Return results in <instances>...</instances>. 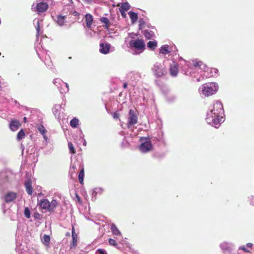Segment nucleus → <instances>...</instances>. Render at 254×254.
<instances>
[{"instance_id":"obj_39","label":"nucleus","mask_w":254,"mask_h":254,"mask_svg":"<svg viewBox=\"0 0 254 254\" xmlns=\"http://www.w3.org/2000/svg\"><path fill=\"white\" fill-rule=\"evenodd\" d=\"M130 6L127 2H123L121 4V9L127 11L130 9Z\"/></svg>"},{"instance_id":"obj_58","label":"nucleus","mask_w":254,"mask_h":254,"mask_svg":"<svg viewBox=\"0 0 254 254\" xmlns=\"http://www.w3.org/2000/svg\"><path fill=\"white\" fill-rule=\"evenodd\" d=\"M113 117L115 119L119 118V115L118 114L114 113Z\"/></svg>"},{"instance_id":"obj_51","label":"nucleus","mask_w":254,"mask_h":254,"mask_svg":"<svg viewBox=\"0 0 254 254\" xmlns=\"http://www.w3.org/2000/svg\"><path fill=\"white\" fill-rule=\"evenodd\" d=\"M76 163L78 164L77 162L72 163L70 165V169L75 170L76 169Z\"/></svg>"},{"instance_id":"obj_63","label":"nucleus","mask_w":254,"mask_h":254,"mask_svg":"<svg viewBox=\"0 0 254 254\" xmlns=\"http://www.w3.org/2000/svg\"><path fill=\"white\" fill-rule=\"evenodd\" d=\"M155 138H156V137H152V139H153V140H154Z\"/></svg>"},{"instance_id":"obj_38","label":"nucleus","mask_w":254,"mask_h":254,"mask_svg":"<svg viewBox=\"0 0 254 254\" xmlns=\"http://www.w3.org/2000/svg\"><path fill=\"white\" fill-rule=\"evenodd\" d=\"M37 128L42 134H45L47 132V130L45 129V127L42 125H37Z\"/></svg>"},{"instance_id":"obj_31","label":"nucleus","mask_w":254,"mask_h":254,"mask_svg":"<svg viewBox=\"0 0 254 254\" xmlns=\"http://www.w3.org/2000/svg\"><path fill=\"white\" fill-rule=\"evenodd\" d=\"M53 83L57 86L59 89L63 86V85H64V82L60 78H56L53 80Z\"/></svg>"},{"instance_id":"obj_27","label":"nucleus","mask_w":254,"mask_h":254,"mask_svg":"<svg viewBox=\"0 0 254 254\" xmlns=\"http://www.w3.org/2000/svg\"><path fill=\"white\" fill-rule=\"evenodd\" d=\"M33 23L35 25V27L36 28V36H37V38H38V37L39 36V34H40V20L38 18H35L34 20H33Z\"/></svg>"},{"instance_id":"obj_3","label":"nucleus","mask_w":254,"mask_h":254,"mask_svg":"<svg viewBox=\"0 0 254 254\" xmlns=\"http://www.w3.org/2000/svg\"><path fill=\"white\" fill-rule=\"evenodd\" d=\"M218 85L215 82L206 83L202 85L199 88L200 94L209 96L215 94L218 89Z\"/></svg>"},{"instance_id":"obj_11","label":"nucleus","mask_w":254,"mask_h":254,"mask_svg":"<svg viewBox=\"0 0 254 254\" xmlns=\"http://www.w3.org/2000/svg\"><path fill=\"white\" fill-rule=\"evenodd\" d=\"M13 177L12 174L10 172L1 171L0 172V185L10 182V179Z\"/></svg>"},{"instance_id":"obj_37","label":"nucleus","mask_w":254,"mask_h":254,"mask_svg":"<svg viewBox=\"0 0 254 254\" xmlns=\"http://www.w3.org/2000/svg\"><path fill=\"white\" fill-rule=\"evenodd\" d=\"M63 86H64V87L63 88L62 87L61 89H59V91L61 93L63 94L64 93H66L69 90V87L68 85L66 83H64V85H63Z\"/></svg>"},{"instance_id":"obj_7","label":"nucleus","mask_w":254,"mask_h":254,"mask_svg":"<svg viewBox=\"0 0 254 254\" xmlns=\"http://www.w3.org/2000/svg\"><path fill=\"white\" fill-rule=\"evenodd\" d=\"M208 68L206 66V65L204 64H203L201 61H193V64H192V76L193 75V74L196 71H198L199 69H200V75L201 77H195V80L194 79V81H196L197 82H199L201 80V78H203V76H204V74H203V72H206V71L207 70Z\"/></svg>"},{"instance_id":"obj_4","label":"nucleus","mask_w":254,"mask_h":254,"mask_svg":"<svg viewBox=\"0 0 254 254\" xmlns=\"http://www.w3.org/2000/svg\"><path fill=\"white\" fill-rule=\"evenodd\" d=\"M151 70L154 76L160 78L167 74V69L164 63L161 62L155 63L151 67Z\"/></svg>"},{"instance_id":"obj_6","label":"nucleus","mask_w":254,"mask_h":254,"mask_svg":"<svg viewBox=\"0 0 254 254\" xmlns=\"http://www.w3.org/2000/svg\"><path fill=\"white\" fill-rule=\"evenodd\" d=\"M54 4V0H43L40 2L33 3L32 5V9L39 13L45 12L47 10L49 6H51Z\"/></svg>"},{"instance_id":"obj_30","label":"nucleus","mask_w":254,"mask_h":254,"mask_svg":"<svg viewBox=\"0 0 254 254\" xmlns=\"http://www.w3.org/2000/svg\"><path fill=\"white\" fill-rule=\"evenodd\" d=\"M128 13L131 20L132 23H134V22H135L138 18L137 14L132 11H129Z\"/></svg>"},{"instance_id":"obj_34","label":"nucleus","mask_w":254,"mask_h":254,"mask_svg":"<svg viewBox=\"0 0 254 254\" xmlns=\"http://www.w3.org/2000/svg\"><path fill=\"white\" fill-rule=\"evenodd\" d=\"M79 124V120L76 118H74L70 122V125L73 128H76Z\"/></svg>"},{"instance_id":"obj_42","label":"nucleus","mask_w":254,"mask_h":254,"mask_svg":"<svg viewBox=\"0 0 254 254\" xmlns=\"http://www.w3.org/2000/svg\"><path fill=\"white\" fill-rule=\"evenodd\" d=\"M24 214L25 217L27 218H29L30 217V211L27 207L24 208Z\"/></svg>"},{"instance_id":"obj_21","label":"nucleus","mask_w":254,"mask_h":254,"mask_svg":"<svg viewBox=\"0 0 254 254\" xmlns=\"http://www.w3.org/2000/svg\"><path fill=\"white\" fill-rule=\"evenodd\" d=\"M20 126V124L18 121L13 120L9 123V127L12 131L17 130Z\"/></svg>"},{"instance_id":"obj_17","label":"nucleus","mask_w":254,"mask_h":254,"mask_svg":"<svg viewBox=\"0 0 254 254\" xmlns=\"http://www.w3.org/2000/svg\"><path fill=\"white\" fill-rule=\"evenodd\" d=\"M128 77H129L131 81L136 82L138 81L141 76L140 73L137 71H130L127 74Z\"/></svg>"},{"instance_id":"obj_9","label":"nucleus","mask_w":254,"mask_h":254,"mask_svg":"<svg viewBox=\"0 0 254 254\" xmlns=\"http://www.w3.org/2000/svg\"><path fill=\"white\" fill-rule=\"evenodd\" d=\"M139 140L141 144L138 148L140 152L145 153L151 150L153 146L149 137H140Z\"/></svg>"},{"instance_id":"obj_23","label":"nucleus","mask_w":254,"mask_h":254,"mask_svg":"<svg viewBox=\"0 0 254 254\" xmlns=\"http://www.w3.org/2000/svg\"><path fill=\"white\" fill-rule=\"evenodd\" d=\"M172 51H170L169 46L168 45H162L159 50L160 53L165 55L168 54H172Z\"/></svg>"},{"instance_id":"obj_13","label":"nucleus","mask_w":254,"mask_h":254,"mask_svg":"<svg viewBox=\"0 0 254 254\" xmlns=\"http://www.w3.org/2000/svg\"><path fill=\"white\" fill-rule=\"evenodd\" d=\"M61 13L66 16L70 14H72L74 16L78 15V13L74 10L73 5H70V7L63 6Z\"/></svg>"},{"instance_id":"obj_48","label":"nucleus","mask_w":254,"mask_h":254,"mask_svg":"<svg viewBox=\"0 0 254 254\" xmlns=\"http://www.w3.org/2000/svg\"><path fill=\"white\" fill-rule=\"evenodd\" d=\"M211 72H212L211 76H215L217 74V73L218 72V70L216 68H213V69H211Z\"/></svg>"},{"instance_id":"obj_20","label":"nucleus","mask_w":254,"mask_h":254,"mask_svg":"<svg viewBox=\"0 0 254 254\" xmlns=\"http://www.w3.org/2000/svg\"><path fill=\"white\" fill-rule=\"evenodd\" d=\"M72 243L70 244V248L72 249L77 245V235L75 232L74 228L73 226L72 227Z\"/></svg>"},{"instance_id":"obj_53","label":"nucleus","mask_w":254,"mask_h":254,"mask_svg":"<svg viewBox=\"0 0 254 254\" xmlns=\"http://www.w3.org/2000/svg\"><path fill=\"white\" fill-rule=\"evenodd\" d=\"M120 11L122 14V16L123 17H126V13L125 12V10H122L121 9H120Z\"/></svg>"},{"instance_id":"obj_1","label":"nucleus","mask_w":254,"mask_h":254,"mask_svg":"<svg viewBox=\"0 0 254 254\" xmlns=\"http://www.w3.org/2000/svg\"><path fill=\"white\" fill-rule=\"evenodd\" d=\"M224 112L222 103L216 101L209 108L205 120L207 123L215 128H218L224 121Z\"/></svg>"},{"instance_id":"obj_22","label":"nucleus","mask_w":254,"mask_h":254,"mask_svg":"<svg viewBox=\"0 0 254 254\" xmlns=\"http://www.w3.org/2000/svg\"><path fill=\"white\" fill-rule=\"evenodd\" d=\"M66 17V16L61 13L57 16L56 21L60 26H63L65 21Z\"/></svg>"},{"instance_id":"obj_8","label":"nucleus","mask_w":254,"mask_h":254,"mask_svg":"<svg viewBox=\"0 0 254 254\" xmlns=\"http://www.w3.org/2000/svg\"><path fill=\"white\" fill-rule=\"evenodd\" d=\"M39 205L40 207L48 212H54L58 205V202L56 199H53L49 202L48 199H42L40 200Z\"/></svg>"},{"instance_id":"obj_24","label":"nucleus","mask_w":254,"mask_h":254,"mask_svg":"<svg viewBox=\"0 0 254 254\" xmlns=\"http://www.w3.org/2000/svg\"><path fill=\"white\" fill-rule=\"evenodd\" d=\"M55 3L61 2L63 6L70 7V5H73L72 0H54Z\"/></svg>"},{"instance_id":"obj_45","label":"nucleus","mask_w":254,"mask_h":254,"mask_svg":"<svg viewBox=\"0 0 254 254\" xmlns=\"http://www.w3.org/2000/svg\"><path fill=\"white\" fill-rule=\"evenodd\" d=\"M170 51H172V54H170V55L172 56L173 57H176V58H178V55L176 53V52L177 51V50H176V47H174V48L173 47H172L171 48V50H170Z\"/></svg>"},{"instance_id":"obj_2","label":"nucleus","mask_w":254,"mask_h":254,"mask_svg":"<svg viewBox=\"0 0 254 254\" xmlns=\"http://www.w3.org/2000/svg\"><path fill=\"white\" fill-rule=\"evenodd\" d=\"M130 37L132 38L128 43V47L132 51L133 55H138L143 53L145 49V44L142 39H135L131 36L134 35L133 33H129Z\"/></svg>"},{"instance_id":"obj_62","label":"nucleus","mask_w":254,"mask_h":254,"mask_svg":"<svg viewBox=\"0 0 254 254\" xmlns=\"http://www.w3.org/2000/svg\"><path fill=\"white\" fill-rule=\"evenodd\" d=\"M251 203L253 205H254V201H252Z\"/></svg>"},{"instance_id":"obj_47","label":"nucleus","mask_w":254,"mask_h":254,"mask_svg":"<svg viewBox=\"0 0 254 254\" xmlns=\"http://www.w3.org/2000/svg\"><path fill=\"white\" fill-rule=\"evenodd\" d=\"M94 190L96 191L98 194H102L104 191V190L101 188H95Z\"/></svg>"},{"instance_id":"obj_5","label":"nucleus","mask_w":254,"mask_h":254,"mask_svg":"<svg viewBox=\"0 0 254 254\" xmlns=\"http://www.w3.org/2000/svg\"><path fill=\"white\" fill-rule=\"evenodd\" d=\"M178 57L175 58V61H177V59L179 60L178 66L182 68L185 74L192 76V65L189 62L179 57V55H178Z\"/></svg>"},{"instance_id":"obj_60","label":"nucleus","mask_w":254,"mask_h":254,"mask_svg":"<svg viewBox=\"0 0 254 254\" xmlns=\"http://www.w3.org/2000/svg\"><path fill=\"white\" fill-rule=\"evenodd\" d=\"M124 86V88H127V84L126 83H125L124 84V86Z\"/></svg>"},{"instance_id":"obj_40","label":"nucleus","mask_w":254,"mask_h":254,"mask_svg":"<svg viewBox=\"0 0 254 254\" xmlns=\"http://www.w3.org/2000/svg\"><path fill=\"white\" fill-rule=\"evenodd\" d=\"M25 134L23 129H21L17 134V139L20 140L24 138Z\"/></svg>"},{"instance_id":"obj_61","label":"nucleus","mask_w":254,"mask_h":254,"mask_svg":"<svg viewBox=\"0 0 254 254\" xmlns=\"http://www.w3.org/2000/svg\"><path fill=\"white\" fill-rule=\"evenodd\" d=\"M23 121L26 123V117H24L23 118Z\"/></svg>"},{"instance_id":"obj_26","label":"nucleus","mask_w":254,"mask_h":254,"mask_svg":"<svg viewBox=\"0 0 254 254\" xmlns=\"http://www.w3.org/2000/svg\"><path fill=\"white\" fill-rule=\"evenodd\" d=\"M100 21L102 23H103L104 25L103 26L106 28H109L111 25V22L110 21L109 19L105 17H102L100 18Z\"/></svg>"},{"instance_id":"obj_14","label":"nucleus","mask_w":254,"mask_h":254,"mask_svg":"<svg viewBox=\"0 0 254 254\" xmlns=\"http://www.w3.org/2000/svg\"><path fill=\"white\" fill-rule=\"evenodd\" d=\"M169 71L170 75L173 77H175L178 73V64L173 58L172 63L170 64Z\"/></svg>"},{"instance_id":"obj_10","label":"nucleus","mask_w":254,"mask_h":254,"mask_svg":"<svg viewBox=\"0 0 254 254\" xmlns=\"http://www.w3.org/2000/svg\"><path fill=\"white\" fill-rule=\"evenodd\" d=\"M36 52L39 58L42 61L44 62L45 64L47 67L49 68H51L53 65V64L51 60L50 56L48 53V51H45L43 52V54L45 55V58L43 57V56L42 54L39 53L37 50H36Z\"/></svg>"},{"instance_id":"obj_19","label":"nucleus","mask_w":254,"mask_h":254,"mask_svg":"<svg viewBox=\"0 0 254 254\" xmlns=\"http://www.w3.org/2000/svg\"><path fill=\"white\" fill-rule=\"evenodd\" d=\"M31 184V180L29 179L27 180L24 183L26 192L29 195H32L33 193V188Z\"/></svg>"},{"instance_id":"obj_50","label":"nucleus","mask_w":254,"mask_h":254,"mask_svg":"<svg viewBox=\"0 0 254 254\" xmlns=\"http://www.w3.org/2000/svg\"><path fill=\"white\" fill-rule=\"evenodd\" d=\"M239 249L240 250H242L244 251L245 252H246V253L250 252V251L247 248H246V247L245 246H241L239 248Z\"/></svg>"},{"instance_id":"obj_32","label":"nucleus","mask_w":254,"mask_h":254,"mask_svg":"<svg viewBox=\"0 0 254 254\" xmlns=\"http://www.w3.org/2000/svg\"><path fill=\"white\" fill-rule=\"evenodd\" d=\"M157 46L156 41H149L147 43V47L152 50H154Z\"/></svg>"},{"instance_id":"obj_33","label":"nucleus","mask_w":254,"mask_h":254,"mask_svg":"<svg viewBox=\"0 0 254 254\" xmlns=\"http://www.w3.org/2000/svg\"><path fill=\"white\" fill-rule=\"evenodd\" d=\"M50 237L49 235H44L42 238V243L46 246L49 245Z\"/></svg>"},{"instance_id":"obj_46","label":"nucleus","mask_w":254,"mask_h":254,"mask_svg":"<svg viewBox=\"0 0 254 254\" xmlns=\"http://www.w3.org/2000/svg\"><path fill=\"white\" fill-rule=\"evenodd\" d=\"M95 254H107V253L104 249H99L96 250Z\"/></svg>"},{"instance_id":"obj_35","label":"nucleus","mask_w":254,"mask_h":254,"mask_svg":"<svg viewBox=\"0 0 254 254\" xmlns=\"http://www.w3.org/2000/svg\"><path fill=\"white\" fill-rule=\"evenodd\" d=\"M84 177V169H83V168H82L81 169V170L78 174V180H79V183L81 184H83Z\"/></svg>"},{"instance_id":"obj_36","label":"nucleus","mask_w":254,"mask_h":254,"mask_svg":"<svg viewBox=\"0 0 254 254\" xmlns=\"http://www.w3.org/2000/svg\"><path fill=\"white\" fill-rule=\"evenodd\" d=\"M61 108L60 105H55L52 109L53 113L54 114V115L57 116H59L60 113H59V109Z\"/></svg>"},{"instance_id":"obj_25","label":"nucleus","mask_w":254,"mask_h":254,"mask_svg":"<svg viewBox=\"0 0 254 254\" xmlns=\"http://www.w3.org/2000/svg\"><path fill=\"white\" fill-rule=\"evenodd\" d=\"M143 33L145 37L147 39H153L155 37L154 33L150 30H145Z\"/></svg>"},{"instance_id":"obj_28","label":"nucleus","mask_w":254,"mask_h":254,"mask_svg":"<svg viewBox=\"0 0 254 254\" xmlns=\"http://www.w3.org/2000/svg\"><path fill=\"white\" fill-rule=\"evenodd\" d=\"M86 24L87 27L90 28L92 23L93 17L90 14H87L85 15Z\"/></svg>"},{"instance_id":"obj_52","label":"nucleus","mask_w":254,"mask_h":254,"mask_svg":"<svg viewBox=\"0 0 254 254\" xmlns=\"http://www.w3.org/2000/svg\"><path fill=\"white\" fill-rule=\"evenodd\" d=\"M34 217L35 218V219H40V215L39 213L38 212H35L34 214Z\"/></svg>"},{"instance_id":"obj_56","label":"nucleus","mask_w":254,"mask_h":254,"mask_svg":"<svg viewBox=\"0 0 254 254\" xmlns=\"http://www.w3.org/2000/svg\"><path fill=\"white\" fill-rule=\"evenodd\" d=\"M43 138L46 142H48V137L45 134H42Z\"/></svg>"},{"instance_id":"obj_57","label":"nucleus","mask_w":254,"mask_h":254,"mask_svg":"<svg viewBox=\"0 0 254 254\" xmlns=\"http://www.w3.org/2000/svg\"><path fill=\"white\" fill-rule=\"evenodd\" d=\"M246 246L249 248H252L253 244L252 243H248Z\"/></svg>"},{"instance_id":"obj_54","label":"nucleus","mask_w":254,"mask_h":254,"mask_svg":"<svg viewBox=\"0 0 254 254\" xmlns=\"http://www.w3.org/2000/svg\"><path fill=\"white\" fill-rule=\"evenodd\" d=\"M97 194L98 193H97V192L96 191H95L94 190H93L92 191V198H94L95 199Z\"/></svg>"},{"instance_id":"obj_41","label":"nucleus","mask_w":254,"mask_h":254,"mask_svg":"<svg viewBox=\"0 0 254 254\" xmlns=\"http://www.w3.org/2000/svg\"><path fill=\"white\" fill-rule=\"evenodd\" d=\"M146 23L143 18H140L139 20V28L142 29L145 28Z\"/></svg>"},{"instance_id":"obj_15","label":"nucleus","mask_w":254,"mask_h":254,"mask_svg":"<svg viewBox=\"0 0 254 254\" xmlns=\"http://www.w3.org/2000/svg\"><path fill=\"white\" fill-rule=\"evenodd\" d=\"M220 247L223 252H230L234 249V245L230 242H223L220 244Z\"/></svg>"},{"instance_id":"obj_43","label":"nucleus","mask_w":254,"mask_h":254,"mask_svg":"<svg viewBox=\"0 0 254 254\" xmlns=\"http://www.w3.org/2000/svg\"><path fill=\"white\" fill-rule=\"evenodd\" d=\"M68 146L70 153L74 154L75 153L73 145L71 142L68 143Z\"/></svg>"},{"instance_id":"obj_55","label":"nucleus","mask_w":254,"mask_h":254,"mask_svg":"<svg viewBox=\"0 0 254 254\" xmlns=\"http://www.w3.org/2000/svg\"><path fill=\"white\" fill-rule=\"evenodd\" d=\"M145 27H147V28H151V29H154V26H152L150 24L147 23L146 24Z\"/></svg>"},{"instance_id":"obj_12","label":"nucleus","mask_w":254,"mask_h":254,"mask_svg":"<svg viewBox=\"0 0 254 254\" xmlns=\"http://www.w3.org/2000/svg\"><path fill=\"white\" fill-rule=\"evenodd\" d=\"M127 121L128 127H130L137 122L138 117L133 110L130 109L129 111Z\"/></svg>"},{"instance_id":"obj_49","label":"nucleus","mask_w":254,"mask_h":254,"mask_svg":"<svg viewBox=\"0 0 254 254\" xmlns=\"http://www.w3.org/2000/svg\"><path fill=\"white\" fill-rule=\"evenodd\" d=\"M157 140L159 141H161L162 142H164V139L163 137V133L161 132L160 135L159 136L158 138H156Z\"/></svg>"},{"instance_id":"obj_16","label":"nucleus","mask_w":254,"mask_h":254,"mask_svg":"<svg viewBox=\"0 0 254 254\" xmlns=\"http://www.w3.org/2000/svg\"><path fill=\"white\" fill-rule=\"evenodd\" d=\"M111 48V45L110 44L106 43H101L100 44V49L99 51L100 53L103 54H107L109 53L110 51V49Z\"/></svg>"},{"instance_id":"obj_29","label":"nucleus","mask_w":254,"mask_h":254,"mask_svg":"<svg viewBox=\"0 0 254 254\" xmlns=\"http://www.w3.org/2000/svg\"><path fill=\"white\" fill-rule=\"evenodd\" d=\"M111 230L113 234L115 236L121 235L120 231L119 230L118 228L116 227L115 224H112L111 225Z\"/></svg>"},{"instance_id":"obj_18","label":"nucleus","mask_w":254,"mask_h":254,"mask_svg":"<svg viewBox=\"0 0 254 254\" xmlns=\"http://www.w3.org/2000/svg\"><path fill=\"white\" fill-rule=\"evenodd\" d=\"M16 193L13 192H9L6 194L4 197L5 201L7 203L14 200L16 197Z\"/></svg>"},{"instance_id":"obj_44","label":"nucleus","mask_w":254,"mask_h":254,"mask_svg":"<svg viewBox=\"0 0 254 254\" xmlns=\"http://www.w3.org/2000/svg\"><path fill=\"white\" fill-rule=\"evenodd\" d=\"M109 244L111 246H114L116 247L118 246V244H117V242L116 241V240H115L114 239H111V238L109 239Z\"/></svg>"},{"instance_id":"obj_59","label":"nucleus","mask_w":254,"mask_h":254,"mask_svg":"<svg viewBox=\"0 0 254 254\" xmlns=\"http://www.w3.org/2000/svg\"><path fill=\"white\" fill-rule=\"evenodd\" d=\"M84 0L86 3H89L92 1V0Z\"/></svg>"}]
</instances>
